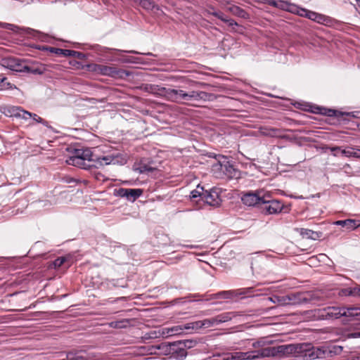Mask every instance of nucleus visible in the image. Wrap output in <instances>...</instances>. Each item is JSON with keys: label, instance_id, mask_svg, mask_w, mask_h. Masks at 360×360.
Wrapping results in <instances>:
<instances>
[{"label": "nucleus", "instance_id": "obj_18", "mask_svg": "<svg viewBox=\"0 0 360 360\" xmlns=\"http://www.w3.org/2000/svg\"><path fill=\"white\" fill-rule=\"evenodd\" d=\"M155 352L157 353L155 355L161 356H167L171 354V351L172 350V342H162L159 345H155Z\"/></svg>", "mask_w": 360, "mask_h": 360}, {"label": "nucleus", "instance_id": "obj_47", "mask_svg": "<svg viewBox=\"0 0 360 360\" xmlns=\"http://www.w3.org/2000/svg\"><path fill=\"white\" fill-rule=\"evenodd\" d=\"M76 54H79V53L75 51L68 49H63V52L62 53L64 56H75Z\"/></svg>", "mask_w": 360, "mask_h": 360}, {"label": "nucleus", "instance_id": "obj_8", "mask_svg": "<svg viewBox=\"0 0 360 360\" xmlns=\"http://www.w3.org/2000/svg\"><path fill=\"white\" fill-rule=\"evenodd\" d=\"M23 61L15 58H4L0 60L1 66L15 72H22Z\"/></svg>", "mask_w": 360, "mask_h": 360}, {"label": "nucleus", "instance_id": "obj_2", "mask_svg": "<svg viewBox=\"0 0 360 360\" xmlns=\"http://www.w3.org/2000/svg\"><path fill=\"white\" fill-rule=\"evenodd\" d=\"M117 155H108L102 157L94 158L89 149L77 150L75 155L67 160L69 165L86 169L91 167H101L110 164H115L117 162Z\"/></svg>", "mask_w": 360, "mask_h": 360}, {"label": "nucleus", "instance_id": "obj_11", "mask_svg": "<svg viewBox=\"0 0 360 360\" xmlns=\"http://www.w3.org/2000/svg\"><path fill=\"white\" fill-rule=\"evenodd\" d=\"M45 65L36 61L30 64L22 63V72H27L34 75H42L46 71Z\"/></svg>", "mask_w": 360, "mask_h": 360}, {"label": "nucleus", "instance_id": "obj_10", "mask_svg": "<svg viewBox=\"0 0 360 360\" xmlns=\"http://www.w3.org/2000/svg\"><path fill=\"white\" fill-rule=\"evenodd\" d=\"M202 200L211 206H219L221 204V200L219 194L216 189H212L209 191H206L202 193Z\"/></svg>", "mask_w": 360, "mask_h": 360}, {"label": "nucleus", "instance_id": "obj_38", "mask_svg": "<svg viewBox=\"0 0 360 360\" xmlns=\"http://www.w3.org/2000/svg\"><path fill=\"white\" fill-rule=\"evenodd\" d=\"M314 22L320 24L326 25L330 22V18L326 15L317 13L316 20Z\"/></svg>", "mask_w": 360, "mask_h": 360}, {"label": "nucleus", "instance_id": "obj_15", "mask_svg": "<svg viewBox=\"0 0 360 360\" xmlns=\"http://www.w3.org/2000/svg\"><path fill=\"white\" fill-rule=\"evenodd\" d=\"M322 316L326 319H339L342 316V307H329L325 308Z\"/></svg>", "mask_w": 360, "mask_h": 360}, {"label": "nucleus", "instance_id": "obj_34", "mask_svg": "<svg viewBox=\"0 0 360 360\" xmlns=\"http://www.w3.org/2000/svg\"><path fill=\"white\" fill-rule=\"evenodd\" d=\"M269 300L271 302H273L274 304H277L281 305V306H285V305H287V304H286V296L285 295H283V296L274 295L273 297H269Z\"/></svg>", "mask_w": 360, "mask_h": 360}, {"label": "nucleus", "instance_id": "obj_17", "mask_svg": "<svg viewBox=\"0 0 360 360\" xmlns=\"http://www.w3.org/2000/svg\"><path fill=\"white\" fill-rule=\"evenodd\" d=\"M179 342H172V348L171 356L178 359H183L187 355L186 350H184L182 347H180Z\"/></svg>", "mask_w": 360, "mask_h": 360}, {"label": "nucleus", "instance_id": "obj_49", "mask_svg": "<svg viewBox=\"0 0 360 360\" xmlns=\"http://www.w3.org/2000/svg\"><path fill=\"white\" fill-rule=\"evenodd\" d=\"M316 14L317 13L314 11H309L306 18L313 21H315Z\"/></svg>", "mask_w": 360, "mask_h": 360}, {"label": "nucleus", "instance_id": "obj_53", "mask_svg": "<svg viewBox=\"0 0 360 360\" xmlns=\"http://www.w3.org/2000/svg\"><path fill=\"white\" fill-rule=\"evenodd\" d=\"M220 11H215L214 8H211V10H208L207 11V13L210 14V15H214L215 17H218V15Z\"/></svg>", "mask_w": 360, "mask_h": 360}, {"label": "nucleus", "instance_id": "obj_44", "mask_svg": "<svg viewBox=\"0 0 360 360\" xmlns=\"http://www.w3.org/2000/svg\"><path fill=\"white\" fill-rule=\"evenodd\" d=\"M65 260H66V259L65 257H58L57 259H56L53 261V264L55 268H59V267H60L64 264Z\"/></svg>", "mask_w": 360, "mask_h": 360}, {"label": "nucleus", "instance_id": "obj_4", "mask_svg": "<svg viewBox=\"0 0 360 360\" xmlns=\"http://www.w3.org/2000/svg\"><path fill=\"white\" fill-rule=\"evenodd\" d=\"M162 96L167 100L176 103H184L187 101L188 92L181 89L162 88Z\"/></svg>", "mask_w": 360, "mask_h": 360}, {"label": "nucleus", "instance_id": "obj_48", "mask_svg": "<svg viewBox=\"0 0 360 360\" xmlns=\"http://www.w3.org/2000/svg\"><path fill=\"white\" fill-rule=\"evenodd\" d=\"M266 342L263 340H259L257 342L252 343V347L254 348H262L265 345Z\"/></svg>", "mask_w": 360, "mask_h": 360}, {"label": "nucleus", "instance_id": "obj_35", "mask_svg": "<svg viewBox=\"0 0 360 360\" xmlns=\"http://www.w3.org/2000/svg\"><path fill=\"white\" fill-rule=\"evenodd\" d=\"M185 330H198L202 328V324L201 321H194L186 323L184 326Z\"/></svg>", "mask_w": 360, "mask_h": 360}, {"label": "nucleus", "instance_id": "obj_58", "mask_svg": "<svg viewBox=\"0 0 360 360\" xmlns=\"http://www.w3.org/2000/svg\"><path fill=\"white\" fill-rule=\"evenodd\" d=\"M335 113V111L333 110H328V112L327 113L328 115L329 116H333L334 115Z\"/></svg>", "mask_w": 360, "mask_h": 360}, {"label": "nucleus", "instance_id": "obj_36", "mask_svg": "<svg viewBox=\"0 0 360 360\" xmlns=\"http://www.w3.org/2000/svg\"><path fill=\"white\" fill-rule=\"evenodd\" d=\"M180 347H182L184 350H186V349H190L193 347H195L197 344V342L192 340H184L179 341Z\"/></svg>", "mask_w": 360, "mask_h": 360}, {"label": "nucleus", "instance_id": "obj_31", "mask_svg": "<svg viewBox=\"0 0 360 360\" xmlns=\"http://www.w3.org/2000/svg\"><path fill=\"white\" fill-rule=\"evenodd\" d=\"M259 290H255L254 288H246L243 289H239L236 290V296L243 295V296H250L252 293L257 292L256 295H259L257 292Z\"/></svg>", "mask_w": 360, "mask_h": 360}, {"label": "nucleus", "instance_id": "obj_41", "mask_svg": "<svg viewBox=\"0 0 360 360\" xmlns=\"http://www.w3.org/2000/svg\"><path fill=\"white\" fill-rule=\"evenodd\" d=\"M39 49L49 50L50 52L54 53L58 55H62V53L63 52V49H58V48H55V47H47V46H43L41 48L39 47Z\"/></svg>", "mask_w": 360, "mask_h": 360}, {"label": "nucleus", "instance_id": "obj_42", "mask_svg": "<svg viewBox=\"0 0 360 360\" xmlns=\"http://www.w3.org/2000/svg\"><path fill=\"white\" fill-rule=\"evenodd\" d=\"M302 233L306 236L307 238L314 240H315L319 236L317 232L313 231L309 229H305L304 231L302 232Z\"/></svg>", "mask_w": 360, "mask_h": 360}, {"label": "nucleus", "instance_id": "obj_5", "mask_svg": "<svg viewBox=\"0 0 360 360\" xmlns=\"http://www.w3.org/2000/svg\"><path fill=\"white\" fill-rule=\"evenodd\" d=\"M260 207L265 214H274L281 212L283 206L280 201L270 200L269 196H265V200H262Z\"/></svg>", "mask_w": 360, "mask_h": 360}, {"label": "nucleus", "instance_id": "obj_60", "mask_svg": "<svg viewBox=\"0 0 360 360\" xmlns=\"http://www.w3.org/2000/svg\"><path fill=\"white\" fill-rule=\"evenodd\" d=\"M352 360H360V356H356V357L352 359Z\"/></svg>", "mask_w": 360, "mask_h": 360}, {"label": "nucleus", "instance_id": "obj_63", "mask_svg": "<svg viewBox=\"0 0 360 360\" xmlns=\"http://www.w3.org/2000/svg\"><path fill=\"white\" fill-rule=\"evenodd\" d=\"M357 5L360 7V0H356Z\"/></svg>", "mask_w": 360, "mask_h": 360}, {"label": "nucleus", "instance_id": "obj_45", "mask_svg": "<svg viewBox=\"0 0 360 360\" xmlns=\"http://www.w3.org/2000/svg\"><path fill=\"white\" fill-rule=\"evenodd\" d=\"M155 169L149 165H143L139 168L140 173L153 172Z\"/></svg>", "mask_w": 360, "mask_h": 360}, {"label": "nucleus", "instance_id": "obj_32", "mask_svg": "<svg viewBox=\"0 0 360 360\" xmlns=\"http://www.w3.org/2000/svg\"><path fill=\"white\" fill-rule=\"evenodd\" d=\"M269 5L273 6L276 7V8H281L283 10H286V11L289 10V7L290 6L286 1H275V0L270 1H269Z\"/></svg>", "mask_w": 360, "mask_h": 360}, {"label": "nucleus", "instance_id": "obj_57", "mask_svg": "<svg viewBox=\"0 0 360 360\" xmlns=\"http://www.w3.org/2000/svg\"><path fill=\"white\" fill-rule=\"evenodd\" d=\"M329 149L332 152H336L338 150H340V147H338V146L330 147V148H329Z\"/></svg>", "mask_w": 360, "mask_h": 360}, {"label": "nucleus", "instance_id": "obj_50", "mask_svg": "<svg viewBox=\"0 0 360 360\" xmlns=\"http://www.w3.org/2000/svg\"><path fill=\"white\" fill-rule=\"evenodd\" d=\"M309 10L305 8H298L297 11V13L302 17H307V14L308 13Z\"/></svg>", "mask_w": 360, "mask_h": 360}, {"label": "nucleus", "instance_id": "obj_21", "mask_svg": "<svg viewBox=\"0 0 360 360\" xmlns=\"http://www.w3.org/2000/svg\"><path fill=\"white\" fill-rule=\"evenodd\" d=\"M335 224L345 227L348 230H353L360 226L359 221L355 219L340 220L335 222Z\"/></svg>", "mask_w": 360, "mask_h": 360}, {"label": "nucleus", "instance_id": "obj_14", "mask_svg": "<svg viewBox=\"0 0 360 360\" xmlns=\"http://www.w3.org/2000/svg\"><path fill=\"white\" fill-rule=\"evenodd\" d=\"M286 304H300L308 302V299L302 292L291 293L286 295Z\"/></svg>", "mask_w": 360, "mask_h": 360}, {"label": "nucleus", "instance_id": "obj_26", "mask_svg": "<svg viewBox=\"0 0 360 360\" xmlns=\"http://www.w3.org/2000/svg\"><path fill=\"white\" fill-rule=\"evenodd\" d=\"M11 112L15 117H22V119L27 120L31 118L32 113L23 110L20 107H13Z\"/></svg>", "mask_w": 360, "mask_h": 360}, {"label": "nucleus", "instance_id": "obj_13", "mask_svg": "<svg viewBox=\"0 0 360 360\" xmlns=\"http://www.w3.org/2000/svg\"><path fill=\"white\" fill-rule=\"evenodd\" d=\"M84 354V352L82 350L73 349L68 352H59L58 356L59 357L65 356V358H63L61 360H85L86 358Z\"/></svg>", "mask_w": 360, "mask_h": 360}, {"label": "nucleus", "instance_id": "obj_22", "mask_svg": "<svg viewBox=\"0 0 360 360\" xmlns=\"http://www.w3.org/2000/svg\"><path fill=\"white\" fill-rule=\"evenodd\" d=\"M231 360H254L252 352H236L229 354Z\"/></svg>", "mask_w": 360, "mask_h": 360}, {"label": "nucleus", "instance_id": "obj_1", "mask_svg": "<svg viewBox=\"0 0 360 360\" xmlns=\"http://www.w3.org/2000/svg\"><path fill=\"white\" fill-rule=\"evenodd\" d=\"M278 354L293 355L302 360H314L332 356L334 352L329 347H314L309 343L290 344L278 347Z\"/></svg>", "mask_w": 360, "mask_h": 360}, {"label": "nucleus", "instance_id": "obj_52", "mask_svg": "<svg viewBox=\"0 0 360 360\" xmlns=\"http://www.w3.org/2000/svg\"><path fill=\"white\" fill-rule=\"evenodd\" d=\"M202 328H210V323L209 319L202 320Z\"/></svg>", "mask_w": 360, "mask_h": 360}, {"label": "nucleus", "instance_id": "obj_29", "mask_svg": "<svg viewBox=\"0 0 360 360\" xmlns=\"http://www.w3.org/2000/svg\"><path fill=\"white\" fill-rule=\"evenodd\" d=\"M129 324V319H122L119 321H112L108 323L109 326L113 328H125Z\"/></svg>", "mask_w": 360, "mask_h": 360}, {"label": "nucleus", "instance_id": "obj_37", "mask_svg": "<svg viewBox=\"0 0 360 360\" xmlns=\"http://www.w3.org/2000/svg\"><path fill=\"white\" fill-rule=\"evenodd\" d=\"M345 295H352L360 297V285L352 289H345L342 291Z\"/></svg>", "mask_w": 360, "mask_h": 360}, {"label": "nucleus", "instance_id": "obj_19", "mask_svg": "<svg viewBox=\"0 0 360 360\" xmlns=\"http://www.w3.org/2000/svg\"><path fill=\"white\" fill-rule=\"evenodd\" d=\"M136 3L143 8L150 11L155 14H158V11H160L159 6L152 0H138Z\"/></svg>", "mask_w": 360, "mask_h": 360}, {"label": "nucleus", "instance_id": "obj_55", "mask_svg": "<svg viewBox=\"0 0 360 360\" xmlns=\"http://www.w3.org/2000/svg\"><path fill=\"white\" fill-rule=\"evenodd\" d=\"M348 337L352 338H360V332H355V333H350L348 335Z\"/></svg>", "mask_w": 360, "mask_h": 360}, {"label": "nucleus", "instance_id": "obj_51", "mask_svg": "<svg viewBox=\"0 0 360 360\" xmlns=\"http://www.w3.org/2000/svg\"><path fill=\"white\" fill-rule=\"evenodd\" d=\"M210 320V327L211 326H217L219 324L218 321H217V317H213V318H211V319H209Z\"/></svg>", "mask_w": 360, "mask_h": 360}, {"label": "nucleus", "instance_id": "obj_54", "mask_svg": "<svg viewBox=\"0 0 360 360\" xmlns=\"http://www.w3.org/2000/svg\"><path fill=\"white\" fill-rule=\"evenodd\" d=\"M7 78L5 77H3L0 75V89H2L4 86V82L6 81Z\"/></svg>", "mask_w": 360, "mask_h": 360}, {"label": "nucleus", "instance_id": "obj_46", "mask_svg": "<svg viewBox=\"0 0 360 360\" xmlns=\"http://www.w3.org/2000/svg\"><path fill=\"white\" fill-rule=\"evenodd\" d=\"M31 118H32L37 122L41 123L45 126H47V124H48V122L46 121L43 120L41 117L38 116L37 114L32 113Z\"/></svg>", "mask_w": 360, "mask_h": 360}, {"label": "nucleus", "instance_id": "obj_7", "mask_svg": "<svg viewBox=\"0 0 360 360\" xmlns=\"http://www.w3.org/2000/svg\"><path fill=\"white\" fill-rule=\"evenodd\" d=\"M143 193V190L140 188H120L116 190V195L121 198H126L129 201H134Z\"/></svg>", "mask_w": 360, "mask_h": 360}, {"label": "nucleus", "instance_id": "obj_59", "mask_svg": "<svg viewBox=\"0 0 360 360\" xmlns=\"http://www.w3.org/2000/svg\"><path fill=\"white\" fill-rule=\"evenodd\" d=\"M220 360H231V359L229 358V354H228L226 356L221 357Z\"/></svg>", "mask_w": 360, "mask_h": 360}, {"label": "nucleus", "instance_id": "obj_62", "mask_svg": "<svg viewBox=\"0 0 360 360\" xmlns=\"http://www.w3.org/2000/svg\"><path fill=\"white\" fill-rule=\"evenodd\" d=\"M357 5L360 7V0H356Z\"/></svg>", "mask_w": 360, "mask_h": 360}, {"label": "nucleus", "instance_id": "obj_39", "mask_svg": "<svg viewBox=\"0 0 360 360\" xmlns=\"http://www.w3.org/2000/svg\"><path fill=\"white\" fill-rule=\"evenodd\" d=\"M217 18L220 19L223 22H227L229 26L237 25V23L235 20L232 19H228L226 15L221 11L219 12Z\"/></svg>", "mask_w": 360, "mask_h": 360}, {"label": "nucleus", "instance_id": "obj_12", "mask_svg": "<svg viewBox=\"0 0 360 360\" xmlns=\"http://www.w3.org/2000/svg\"><path fill=\"white\" fill-rule=\"evenodd\" d=\"M278 347H265L262 348L261 349L252 351V357L255 359L264 358V357H270L275 356L278 354V352H277Z\"/></svg>", "mask_w": 360, "mask_h": 360}, {"label": "nucleus", "instance_id": "obj_6", "mask_svg": "<svg viewBox=\"0 0 360 360\" xmlns=\"http://www.w3.org/2000/svg\"><path fill=\"white\" fill-rule=\"evenodd\" d=\"M261 193L262 192L246 193L242 196L241 200L248 206L259 205L261 207L262 200H265V195H262Z\"/></svg>", "mask_w": 360, "mask_h": 360}, {"label": "nucleus", "instance_id": "obj_28", "mask_svg": "<svg viewBox=\"0 0 360 360\" xmlns=\"http://www.w3.org/2000/svg\"><path fill=\"white\" fill-rule=\"evenodd\" d=\"M184 329V327L182 328L181 326H174L170 328H164L162 329V335L167 337L176 334H179Z\"/></svg>", "mask_w": 360, "mask_h": 360}, {"label": "nucleus", "instance_id": "obj_56", "mask_svg": "<svg viewBox=\"0 0 360 360\" xmlns=\"http://www.w3.org/2000/svg\"><path fill=\"white\" fill-rule=\"evenodd\" d=\"M2 27L10 29L11 30H14L13 27H15V26H14L13 25L8 23H4V25Z\"/></svg>", "mask_w": 360, "mask_h": 360}, {"label": "nucleus", "instance_id": "obj_3", "mask_svg": "<svg viewBox=\"0 0 360 360\" xmlns=\"http://www.w3.org/2000/svg\"><path fill=\"white\" fill-rule=\"evenodd\" d=\"M89 67L93 72L97 74L115 78H122L124 76H129L130 75L127 70L118 69L115 66L92 64Z\"/></svg>", "mask_w": 360, "mask_h": 360}, {"label": "nucleus", "instance_id": "obj_24", "mask_svg": "<svg viewBox=\"0 0 360 360\" xmlns=\"http://www.w3.org/2000/svg\"><path fill=\"white\" fill-rule=\"evenodd\" d=\"M158 85L144 84L139 87V89L151 94H158L162 96V89Z\"/></svg>", "mask_w": 360, "mask_h": 360}, {"label": "nucleus", "instance_id": "obj_40", "mask_svg": "<svg viewBox=\"0 0 360 360\" xmlns=\"http://www.w3.org/2000/svg\"><path fill=\"white\" fill-rule=\"evenodd\" d=\"M216 317L217 319V321H218L219 324L229 321L231 319L230 313H224V314L217 316Z\"/></svg>", "mask_w": 360, "mask_h": 360}, {"label": "nucleus", "instance_id": "obj_27", "mask_svg": "<svg viewBox=\"0 0 360 360\" xmlns=\"http://www.w3.org/2000/svg\"><path fill=\"white\" fill-rule=\"evenodd\" d=\"M236 297V290H224L211 295L212 299H231Z\"/></svg>", "mask_w": 360, "mask_h": 360}, {"label": "nucleus", "instance_id": "obj_20", "mask_svg": "<svg viewBox=\"0 0 360 360\" xmlns=\"http://www.w3.org/2000/svg\"><path fill=\"white\" fill-rule=\"evenodd\" d=\"M360 316V308L358 307H342V316L348 318L347 321L353 320L355 317Z\"/></svg>", "mask_w": 360, "mask_h": 360}, {"label": "nucleus", "instance_id": "obj_9", "mask_svg": "<svg viewBox=\"0 0 360 360\" xmlns=\"http://www.w3.org/2000/svg\"><path fill=\"white\" fill-rule=\"evenodd\" d=\"M214 95L202 91H191L188 92L187 101H212Z\"/></svg>", "mask_w": 360, "mask_h": 360}, {"label": "nucleus", "instance_id": "obj_30", "mask_svg": "<svg viewBox=\"0 0 360 360\" xmlns=\"http://www.w3.org/2000/svg\"><path fill=\"white\" fill-rule=\"evenodd\" d=\"M156 353L155 345L143 346L139 349V354L141 355H155Z\"/></svg>", "mask_w": 360, "mask_h": 360}, {"label": "nucleus", "instance_id": "obj_64", "mask_svg": "<svg viewBox=\"0 0 360 360\" xmlns=\"http://www.w3.org/2000/svg\"><path fill=\"white\" fill-rule=\"evenodd\" d=\"M131 53H137V52L134 51H131Z\"/></svg>", "mask_w": 360, "mask_h": 360}, {"label": "nucleus", "instance_id": "obj_33", "mask_svg": "<svg viewBox=\"0 0 360 360\" xmlns=\"http://www.w3.org/2000/svg\"><path fill=\"white\" fill-rule=\"evenodd\" d=\"M341 153L342 155L348 158L354 157L356 158H359L360 149H356V150H354L353 148H350L349 149L341 150Z\"/></svg>", "mask_w": 360, "mask_h": 360}, {"label": "nucleus", "instance_id": "obj_23", "mask_svg": "<svg viewBox=\"0 0 360 360\" xmlns=\"http://www.w3.org/2000/svg\"><path fill=\"white\" fill-rule=\"evenodd\" d=\"M259 132L262 135L269 137H280L281 130L272 127H261Z\"/></svg>", "mask_w": 360, "mask_h": 360}, {"label": "nucleus", "instance_id": "obj_43", "mask_svg": "<svg viewBox=\"0 0 360 360\" xmlns=\"http://www.w3.org/2000/svg\"><path fill=\"white\" fill-rule=\"evenodd\" d=\"M199 186L197 187V189L193 190L191 192L190 198H196L197 197H201L202 198V193H201L198 189ZM201 191H203V188H200Z\"/></svg>", "mask_w": 360, "mask_h": 360}, {"label": "nucleus", "instance_id": "obj_61", "mask_svg": "<svg viewBox=\"0 0 360 360\" xmlns=\"http://www.w3.org/2000/svg\"><path fill=\"white\" fill-rule=\"evenodd\" d=\"M357 5L360 7V0H356Z\"/></svg>", "mask_w": 360, "mask_h": 360}, {"label": "nucleus", "instance_id": "obj_16", "mask_svg": "<svg viewBox=\"0 0 360 360\" xmlns=\"http://www.w3.org/2000/svg\"><path fill=\"white\" fill-rule=\"evenodd\" d=\"M224 178L229 179H238L240 176V171L235 168L229 161L225 162Z\"/></svg>", "mask_w": 360, "mask_h": 360}, {"label": "nucleus", "instance_id": "obj_25", "mask_svg": "<svg viewBox=\"0 0 360 360\" xmlns=\"http://www.w3.org/2000/svg\"><path fill=\"white\" fill-rule=\"evenodd\" d=\"M224 168H225V162H219L214 165H213L212 171L214 175L217 178L223 179L224 178Z\"/></svg>", "mask_w": 360, "mask_h": 360}]
</instances>
